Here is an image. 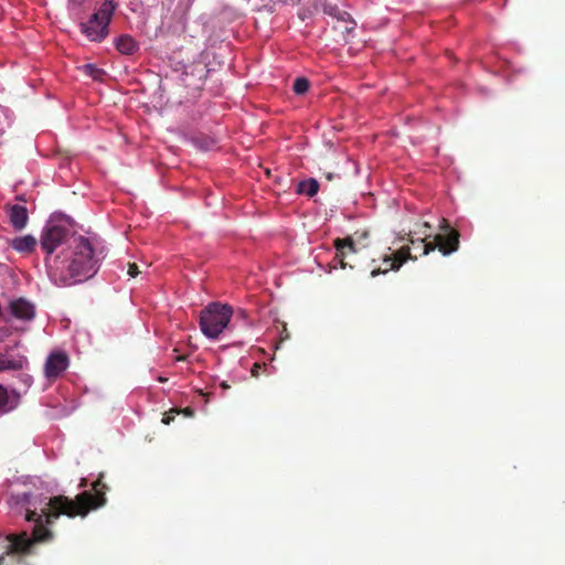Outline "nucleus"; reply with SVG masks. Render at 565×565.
Listing matches in <instances>:
<instances>
[{"label":"nucleus","mask_w":565,"mask_h":565,"mask_svg":"<svg viewBox=\"0 0 565 565\" xmlns=\"http://www.w3.org/2000/svg\"><path fill=\"white\" fill-rule=\"evenodd\" d=\"M107 484L103 475L93 483L94 493L84 491L74 500L65 495L44 497L23 493L21 503L25 508V520L35 521L44 519L46 525H52L61 515L67 518L86 516L92 510L104 507L107 502Z\"/></svg>","instance_id":"nucleus-1"},{"label":"nucleus","mask_w":565,"mask_h":565,"mask_svg":"<svg viewBox=\"0 0 565 565\" xmlns=\"http://www.w3.org/2000/svg\"><path fill=\"white\" fill-rule=\"evenodd\" d=\"M50 277L64 286L87 280L97 273V259L87 237H72L67 249L54 257H45Z\"/></svg>","instance_id":"nucleus-2"},{"label":"nucleus","mask_w":565,"mask_h":565,"mask_svg":"<svg viewBox=\"0 0 565 565\" xmlns=\"http://www.w3.org/2000/svg\"><path fill=\"white\" fill-rule=\"evenodd\" d=\"M34 523V527L32 531V536H29L25 532L19 535H10L8 536V546L4 554L0 555V565H9L8 556L13 554H28L31 552V548L38 542H50L53 537V533L46 529V524L44 523V519L32 521Z\"/></svg>","instance_id":"nucleus-3"},{"label":"nucleus","mask_w":565,"mask_h":565,"mask_svg":"<svg viewBox=\"0 0 565 565\" xmlns=\"http://www.w3.org/2000/svg\"><path fill=\"white\" fill-rule=\"evenodd\" d=\"M233 309L230 306L214 302L201 311L200 326L203 333L215 339L231 321Z\"/></svg>","instance_id":"nucleus-4"},{"label":"nucleus","mask_w":565,"mask_h":565,"mask_svg":"<svg viewBox=\"0 0 565 565\" xmlns=\"http://www.w3.org/2000/svg\"><path fill=\"white\" fill-rule=\"evenodd\" d=\"M439 226L445 233L437 234L433 242L427 241L430 237L428 233H425V237L419 238L422 254L427 255L438 248L444 255H450L459 248V232L454 230L445 217L440 220Z\"/></svg>","instance_id":"nucleus-5"},{"label":"nucleus","mask_w":565,"mask_h":565,"mask_svg":"<svg viewBox=\"0 0 565 565\" xmlns=\"http://www.w3.org/2000/svg\"><path fill=\"white\" fill-rule=\"evenodd\" d=\"M114 11V2L105 0L86 21L81 22L82 32L86 35H107Z\"/></svg>","instance_id":"nucleus-6"},{"label":"nucleus","mask_w":565,"mask_h":565,"mask_svg":"<svg viewBox=\"0 0 565 565\" xmlns=\"http://www.w3.org/2000/svg\"><path fill=\"white\" fill-rule=\"evenodd\" d=\"M370 232L365 228L356 230L352 236H347L344 238H335L333 244L337 249V254L334 260L341 266V268H345L347 264L344 262L345 257L349 254H353L358 252L356 245L364 248L369 245Z\"/></svg>","instance_id":"nucleus-7"},{"label":"nucleus","mask_w":565,"mask_h":565,"mask_svg":"<svg viewBox=\"0 0 565 565\" xmlns=\"http://www.w3.org/2000/svg\"><path fill=\"white\" fill-rule=\"evenodd\" d=\"M316 9H321L331 18L334 32L344 35L355 30L356 22L351 14L341 10L337 4H331L327 0H317Z\"/></svg>","instance_id":"nucleus-8"},{"label":"nucleus","mask_w":565,"mask_h":565,"mask_svg":"<svg viewBox=\"0 0 565 565\" xmlns=\"http://www.w3.org/2000/svg\"><path fill=\"white\" fill-rule=\"evenodd\" d=\"M72 237L67 227L60 224L49 223L41 234V248L46 253V257H53L52 253L61 245L70 244Z\"/></svg>","instance_id":"nucleus-9"},{"label":"nucleus","mask_w":565,"mask_h":565,"mask_svg":"<svg viewBox=\"0 0 565 565\" xmlns=\"http://www.w3.org/2000/svg\"><path fill=\"white\" fill-rule=\"evenodd\" d=\"M412 258L408 247H401L391 255H385L382 259L383 267H374L371 270V277L380 274H386L390 270H397L407 259Z\"/></svg>","instance_id":"nucleus-10"},{"label":"nucleus","mask_w":565,"mask_h":565,"mask_svg":"<svg viewBox=\"0 0 565 565\" xmlns=\"http://www.w3.org/2000/svg\"><path fill=\"white\" fill-rule=\"evenodd\" d=\"M68 358L63 352H55L47 356L44 373L46 377H57L66 370Z\"/></svg>","instance_id":"nucleus-11"},{"label":"nucleus","mask_w":565,"mask_h":565,"mask_svg":"<svg viewBox=\"0 0 565 565\" xmlns=\"http://www.w3.org/2000/svg\"><path fill=\"white\" fill-rule=\"evenodd\" d=\"M9 311L12 317L22 321H31L35 315L34 306L23 298L11 301Z\"/></svg>","instance_id":"nucleus-12"},{"label":"nucleus","mask_w":565,"mask_h":565,"mask_svg":"<svg viewBox=\"0 0 565 565\" xmlns=\"http://www.w3.org/2000/svg\"><path fill=\"white\" fill-rule=\"evenodd\" d=\"M20 403V395L15 391L9 392L0 384V415L14 411Z\"/></svg>","instance_id":"nucleus-13"},{"label":"nucleus","mask_w":565,"mask_h":565,"mask_svg":"<svg viewBox=\"0 0 565 565\" xmlns=\"http://www.w3.org/2000/svg\"><path fill=\"white\" fill-rule=\"evenodd\" d=\"M28 364V359L24 355H9L0 353V372L4 371H20Z\"/></svg>","instance_id":"nucleus-14"},{"label":"nucleus","mask_w":565,"mask_h":565,"mask_svg":"<svg viewBox=\"0 0 565 565\" xmlns=\"http://www.w3.org/2000/svg\"><path fill=\"white\" fill-rule=\"evenodd\" d=\"M10 223L15 230H22L28 222V210L24 205H10L8 207Z\"/></svg>","instance_id":"nucleus-15"},{"label":"nucleus","mask_w":565,"mask_h":565,"mask_svg":"<svg viewBox=\"0 0 565 565\" xmlns=\"http://www.w3.org/2000/svg\"><path fill=\"white\" fill-rule=\"evenodd\" d=\"M113 44L124 55H132L139 50L135 38H114Z\"/></svg>","instance_id":"nucleus-16"},{"label":"nucleus","mask_w":565,"mask_h":565,"mask_svg":"<svg viewBox=\"0 0 565 565\" xmlns=\"http://www.w3.org/2000/svg\"><path fill=\"white\" fill-rule=\"evenodd\" d=\"M36 245V239L32 235H24L20 237H15L11 242V246L22 253H29L34 249Z\"/></svg>","instance_id":"nucleus-17"},{"label":"nucleus","mask_w":565,"mask_h":565,"mask_svg":"<svg viewBox=\"0 0 565 565\" xmlns=\"http://www.w3.org/2000/svg\"><path fill=\"white\" fill-rule=\"evenodd\" d=\"M320 190V184L316 179L305 180L297 184V194L307 195L309 198H313L318 194Z\"/></svg>","instance_id":"nucleus-18"},{"label":"nucleus","mask_w":565,"mask_h":565,"mask_svg":"<svg viewBox=\"0 0 565 565\" xmlns=\"http://www.w3.org/2000/svg\"><path fill=\"white\" fill-rule=\"evenodd\" d=\"M87 4L88 0H67V10L71 15L79 18Z\"/></svg>","instance_id":"nucleus-19"},{"label":"nucleus","mask_w":565,"mask_h":565,"mask_svg":"<svg viewBox=\"0 0 565 565\" xmlns=\"http://www.w3.org/2000/svg\"><path fill=\"white\" fill-rule=\"evenodd\" d=\"M84 73L95 81H103L106 73L93 64L84 66Z\"/></svg>","instance_id":"nucleus-20"},{"label":"nucleus","mask_w":565,"mask_h":565,"mask_svg":"<svg viewBox=\"0 0 565 565\" xmlns=\"http://www.w3.org/2000/svg\"><path fill=\"white\" fill-rule=\"evenodd\" d=\"M310 88V83L305 77H298L292 84V90L296 94H303Z\"/></svg>","instance_id":"nucleus-21"},{"label":"nucleus","mask_w":565,"mask_h":565,"mask_svg":"<svg viewBox=\"0 0 565 565\" xmlns=\"http://www.w3.org/2000/svg\"><path fill=\"white\" fill-rule=\"evenodd\" d=\"M179 414V411L177 409H170L168 413L163 414L162 417V424L169 425L174 420V416Z\"/></svg>","instance_id":"nucleus-22"},{"label":"nucleus","mask_w":565,"mask_h":565,"mask_svg":"<svg viewBox=\"0 0 565 565\" xmlns=\"http://www.w3.org/2000/svg\"><path fill=\"white\" fill-rule=\"evenodd\" d=\"M127 274L131 277V278H136L139 274V268L137 266V264L135 263H129L128 264V271Z\"/></svg>","instance_id":"nucleus-23"},{"label":"nucleus","mask_w":565,"mask_h":565,"mask_svg":"<svg viewBox=\"0 0 565 565\" xmlns=\"http://www.w3.org/2000/svg\"><path fill=\"white\" fill-rule=\"evenodd\" d=\"M263 366H265V364H260V363H258V362H255V363L253 364V367L250 369V374H252V376H254V377H258V375H259V371L262 370V367H263Z\"/></svg>","instance_id":"nucleus-24"},{"label":"nucleus","mask_w":565,"mask_h":565,"mask_svg":"<svg viewBox=\"0 0 565 565\" xmlns=\"http://www.w3.org/2000/svg\"><path fill=\"white\" fill-rule=\"evenodd\" d=\"M182 413L184 416L193 417V408L185 407L182 411H179V414Z\"/></svg>","instance_id":"nucleus-25"},{"label":"nucleus","mask_w":565,"mask_h":565,"mask_svg":"<svg viewBox=\"0 0 565 565\" xmlns=\"http://www.w3.org/2000/svg\"><path fill=\"white\" fill-rule=\"evenodd\" d=\"M276 2H280V3H284V4H296L297 2H299L300 0H275Z\"/></svg>","instance_id":"nucleus-26"},{"label":"nucleus","mask_w":565,"mask_h":565,"mask_svg":"<svg viewBox=\"0 0 565 565\" xmlns=\"http://www.w3.org/2000/svg\"><path fill=\"white\" fill-rule=\"evenodd\" d=\"M221 387H222L223 390H227V388H230V385H228L226 382H222V383H221Z\"/></svg>","instance_id":"nucleus-27"},{"label":"nucleus","mask_w":565,"mask_h":565,"mask_svg":"<svg viewBox=\"0 0 565 565\" xmlns=\"http://www.w3.org/2000/svg\"><path fill=\"white\" fill-rule=\"evenodd\" d=\"M86 484H87L86 479H82V483H79V487H86Z\"/></svg>","instance_id":"nucleus-28"},{"label":"nucleus","mask_w":565,"mask_h":565,"mask_svg":"<svg viewBox=\"0 0 565 565\" xmlns=\"http://www.w3.org/2000/svg\"><path fill=\"white\" fill-rule=\"evenodd\" d=\"M30 382H31V377L26 375V379H25L24 383L29 385Z\"/></svg>","instance_id":"nucleus-29"},{"label":"nucleus","mask_w":565,"mask_h":565,"mask_svg":"<svg viewBox=\"0 0 565 565\" xmlns=\"http://www.w3.org/2000/svg\"><path fill=\"white\" fill-rule=\"evenodd\" d=\"M264 173H265L267 177H269V174H270L269 169H264Z\"/></svg>","instance_id":"nucleus-30"},{"label":"nucleus","mask_w":565,"mask_h":565,"mask_svg":"<svg viewBox=\"0 0 565 565\" xmlns=\"http://www.w3.org/2000/svg\"><path fill=\"white\" fill-rule=\"evenodd\" d=\"M424 226H425V227H427V228H430V227H431V225H430V223H429V222H425V223H424Z\"/></svg>","instance_id":"nucleus-31"},{"label":"nucleus","mask_w":565,"mask_h":565,"mask_svg":"<svg viewBox=\"0 0 565 565\" xmlns=\"http://www.w3.org/2000/svg\"><path fill=\"white\" fill-rule=\"evenodd\" d=\"M327 178H328V180H332V179H333V175H332L331 173H329V174L327 175Z\"/></svg>","instance_id":"nucleus-32"}]
</instances>
